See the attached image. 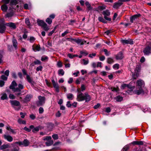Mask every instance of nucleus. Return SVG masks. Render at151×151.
<instances>
[{"mask_svg": "<svg viewBox=\"0 0 151 151\" xmlns=\"http://www.w3.org/2000/svg\"><path fill=\"white\" fill-rule=\"evenodd\" d=\"M86 88L84 84H82L81 86V90L80 88L77 89L78 94L77 95V100L79 101H83L85 100L86 102H88L91 99L90 96L87 92L83 93L82 92H83Z\"/></svg>", "mask_w": 151, "mask_h": 151, "instance_id": "f257e3e1", "label": "nucleus"}, {"mask_svg": "<svg viewBox=\"0 0 151 151\" xmlns=\"http://www.w3.org/2000/svg\"><path fill=\"white\" fill-rule=\"evenodd\" d=\"M136 86L137 88V90L134 91L135 94L139 95L141 94H143V91L142 88L145 86L144 81L140 79L137 80L136 83Z\"/></svg>", "mask_w": 151, "mask_h": 151, "instance_id": "f03ea898", "label": "nucleus"}, {"mask_svg": "<svg viewBox=\"0 0 151 151\" xmlns=\"http://www.w3.org/2000/svg\"><path fill=\"white\" fill-rule=\"evenodd\" d=\"M143 52L145 55H149L151 54V42H149L147 43V45L144 49Z\"/></svg>", "mask_w": 151, "mask_h": 151, "instance_id": "7ed1b4c3", "label": "nucleus"}, {"mask_svg": "<svg viewBox=\"0 0 151 151\" xmlns=\"http://www.w3.org/2000/svg\"><path fill=\"white\" fill-rule=\"evenodd\" d=\"M140 70V65H137L134 70V74H132L133 77L134 79H136L139 76Z\"/></svg>", "mask_w": 151, "mask_h": 151, "instance_id": "20e7f679", "label": "nucleus"}, {"mask_svg": "<svg viewBox=\"0 0 151 151\" xmlns=\"http://www.w3.org/2000/svg\"><path fill=\"white\" fill-rule=\"evenodd\" d=\"M10 102L12 106L16 110H18L20 108L17 109L15 107V106H20V103L19 101L17 100H10Z\"/></svg>", "mask_w": 151, "mask_h": 151, "instance_id": "39448f33", "label": "nucleus"}, {"mask_svg": "<svg viewBox=\"0 0 151 151\" xmlns=\"http://www.w3.org/2000/svg\"><path fill=\"white\" fill-rule=\"evenodd\" d=\"M38 101L37 102V104L38 106H42L45 103V98L44 97L39 96H38Z\"/></svg>", "mask_w": 151, "mask_h": 151, "instance_id": "423d86ee", "label": "nucleus"}, {"mask_svg": "<svg viewBox=\"0 0 151 151\" xmlns=\"http://www.w3.org/2000/svg\"><path fill=\"white\" fill-rule=\"evenodd\" d=\"M29 143V141L27 139H25L22 142H16L15 144H17L20 146L22 145L25 147L28 146Z\"/></svg>", "mask_w": 151, "mask_h": 151, "instance_id": "0eeeda50", "label": "nucleus"}, {"mask_svg": "<svg viewBox=\"0 0 151 151\" xmlns=\"http://www.w3.org/2000/svg\"><path fill=\"white\" fill-rule=\"evenodd\" d=\"M102 14L104 15V18L105 19L109 21H111V18L107 17V16H109L110 14V13L108 10H106L103 11Z\"/></svg>", "mask_w": 151, "mask_h": 151, "instance_id": "6e6552de", "label": "nucleus"}, {"mask_svg": "<svg viewBox=\"0 0 151 151\" xmlns=\"http://www.w3.org/2000/svg\"><path fill=\"white\" fill-rule=\"evenodd\" d=\"M10 147V144L9 143L6 144H3L0 146V150H2V151H9L8 148Z\"/></svg>", "mask_w": 151, "mask_h": 151, "instance_id": "1a4fd4ad", "label": "nucleus"}, {"mask_svg": "<svg viewBox=\"0 0 151 151\" xmlns=\"http://www.w3.org/2000/svg\"><path fill=\"white\" fill-rule=\"evenodd\" d=\"M52 82L54 88L55 89V91L57 92H59V87L57 83L55 82L54 79L52 80Z\"/></svg>", "mask_w": 151, "mask_h": 151, "instance_id": "9d476101", "label": "nucleus"}, {"mask_svg": "<svg viewBox=\"0 0 151 151\" xmlns=\"http://www.w3.org/2000/svg\"><path fill=\"white\" fill-rule=\"evenodd\" d=\"M6 24L2 22L0 23V33H4L6 29Z\"/></svg>", "mask_w": 151, "mask_h": 151, "instance_id": "9b49d317", "label": "nucleus"}, {"mask_svg": "<svg viewBox=\"0 0 151 151\" xmlns=\"http://www.w3.org/2000/svg\"><path fill=\"white\" fill-rule=\"evenodd\" d=\"M32 97V96L31 94H27L25 97L24 98L23 100L24 103H26L28 102L31 100Z\"/></svg>", "mask_w": 151, "mask_h": 151, "instance_id": "f8f14e48", "label": "nucleus"}, {"mask_svg": "<svg viewBox=\"0 0 151 151\" xmlns=\"http://www.w3.org/2000/svg\"><path fill=\"white\" fill-rule=\"evenodd\" d=\"M4 139L9 142H12L13 140V137L9 134H4L3 135Z\"/></svg>", "mask_w": 151, "mask_h": 151, "instance_id": "ddd939ff", "label": "nucleus"}, {"mask_svg": "<svg viewBox=\"0 0 151 151\" xmlns=\"http://www.w3.org/2000/svg\"><path fill=\"white\" fill-rule=\"evenodd\" d=\"M143 142L142 141H134L131 143L129 144L130 146L131 144L133 145H143Z\"/></svg>", "mask_w": 151, "mask_h": 151, "instance_id": "4468645a", "label": "nucleus"}, {"mask_svg": "<svg viewBox=\"0 0 151 151\" xmlns=\"http://www.w3.org/2000/svg\"><path fill=\"white\" fill-rule=\"evenodd\" d=\"M121 42L123 44H130L131 45L133 44V42L131 40H122Z\"/></svg>", "mask_w": 151, "mask_h": 151, "instance_id": "2eb2a0df", "label": "nucleus"}, {"mask_svg": "<svg viewBox=\"0 0 151 151\" xmlns=\"http://www.w3.org/2000/svg\"><path fill=\"white\" fill-rule=\"evenodd\" d=\"M6 129L7 130L11 132L13 134H15L17 133V131L16 130L13 129L9 125L6 126Z\"/></svg>", "mask_w": 151, "mask_h": 151, "instance_id": "dca6fc26", "label": "nucleus"}, {"mask_svg": "<svg viewBox=\"0 0 151 151\" xmlns=\"http://www.w3.org/2000/svg\"><path fill=\"white\" fill-rule=\"evenodd\" d=\"M26 78L28 82L30 83L33 86L34 84V82L33 79L28 75H27Z\"/></svg>", "mask_w": 151, "mask_h": 151, "instance_id": "f3484780", "label": "nucleus"}, {"mask_svg": "<svg viewBox=\"0 0 151 151\" xmlns=\"http://www.w3.org/2000/svg\"><path fill=\"white\" fill-rule=\"evenodd\" d=\"M6 25L12 29H15L16 28V26L15 24L12 22L6 23Z\"/></svg>", "mask_w": 151, "mask_h": 151, "instance_id": "a211bd4d", "label": "nucleus"}, {"mask_svg": "<svg viewBox=\"0 0 151 151\" xmlns=\"http://www.w3.org/2000/svg\"><path fill=\"white\" fill-rule=\"evenodd\" d=\"M123 3L121 1H119V0L117 2L115 3L113 6V7L115 9H118L119 6H121Z\"/></svg>", "mask_w": 151, "mask_h": 151, "instance_id": "6ab92c4d", "label": "nucleus"}, {"mask_svg": "<svg viewBox=\"0 0 151 151\" xmlns=\"http://www.w3.org/2000/svg\"><path fill=\"white\" fill-rule=\"evenodd\" d=\"M122 87L123 89H124L126 87H127L129 88L131 91H132L134 89V88L131 86L130 85L125 83L122 84Z\"/></svg>", "mask_w": 151, "mask_h": 151, "instance_id": "aec40b11", "label": "nucleus"}, {"mask_svg": "<svg viewBox=\"0 0 151 151\" xmlns=\"http://www.w3.org/2000/svg\"><path fill=\"white\" fill-rule=\"evenodd\" d=\"M141 16L140 14H135L132 16L130 18V21L131 23H133V21L137 18Z\"/></svg>", "mask_w": 151, "mask_h": 151, "instance_id": "412c9836", "label": "nucleus"}, {"mask_svg": "<svg viewBox=\"0 0 151 151\" xmlns=\"http://www.w3.org/2000/svg\"><path fill=\"white\" fill-rule=\"evenodd\" d=\"M124 58L122 52H119L116 55V58L117 60H121Z\"/></svg>", "mask_w": 151, "mask_h": 151, "instance_id": "4be33fe9", "label": "nucleus"}, {"mask_svg": "<svg viewBox=\"0 0 151 151\" xmlns=\"http://www.w3.org/2000/svg\"><path fill=\"white\" fill-rule=\"evenodd\" d=\"M75 42L77 44H80L81 45H83L86 42V41L81 39H75Z\"/></svg>", "mask_w": 151, "mask_h": 151, "instance_id": "5701e85b", "label": "nucleus"}, {"mask_svg": "<svg viewBox=\"0 0 151 151\" xmlns=\"http://www.w3.org/2000/svg\"><path fill=\"white\" fill-rule=\"evenodd\" d=\"M12 44L13 45L15 49H17L18 48V43L17 40L16 39H13L12 40Z\"/></svg>", "mask_w": 151, "mask_h": 151, "instance_id": "b1692460", "label": "nucleus"}, {"mask_svg": "<svg viewBox=\"0 0 151 151\" xmlns=\"http://www.w3.org/2000/svg\"><path fill=\"white\" fill-rule=\"evenodd\" d=\"M37 22L38 25L42 27L45 23L42 20L37 19Z\"/></svg>", "mask_w": 151, "mask_h": 151, "instance_id": "393cba45", "label": "nucleus"}, {"mask_svg": "<svg viewBox=\"0 0 151 151\" xmlns=\"http://www.w3.org/2000/svg\"><path fill=\"white\" fill-rule=\"evenodd\" d=\"M17 86V84L15 81H13L11 84L10 88L11 89H13L14 88V87Z\"/></svg>", "mask_w": 151, "mask_h": 151, "instance_id": "a878e982", "label": "nucleus"}, {"mask_svg": "<svg viewBox=\"0 0 151 151\" xmlns=\"http://www.w3.org/2000/svg\"><path fill=\"white\" fill-rule=\"evenodd\" d=\"M114 99L117 102H121L123 99V97L120 96H118L114 98Z\"/></svg>", "mask_w": 151, "mask_h": 151, "instance_id": "bb28decb", "label": "nucleus"}, {"mask_svg": "<svg viewBox=\"0 0 151 151\" xmlns=\"http://www.w3.org/2000/svg\"><path fill=\"white\" fill-rule=\"evenodd\" d=\"M1 10L4 12H5L6 11L8 7L7 5L5 4L2 5L1 7Z\"/></svg>", "mask_w": 151, "mask_h": 151, "instance_id": "cd10ccee", "label": "nucleus"}, {"mask_svg": "<svg viewBox=\"0 0 151 151\" xmlns=\"http://www.w3.org/2000/svg\"><path fill=\"white\" fill-rule=\"evenodd\" d=\"M109 89L113 91L118 92L119 91V89L118 88L113 87H109Z\"/></svg>", "mask_w": 151, "mask_h": 151, "instance_id": "c85d7f7f", "label": "nucleus"}, {"mask_svg": "<svg viewBox=\"0 0 151 151\" xmlns=\"http://www.w3.org/2000/svg\"><path fill=\"white\" fill-rule=\"evenodd\" d=\"M130 146L129 144L126 145L123 148L121 151H128L129 148Z\"/></svg>", "mask_w": 151, "mask_h": 151, "instance_id": "c756f323", "label": "nucleus"}, {"mask_svg": "<svg viewBox=\"0 0 151 151\" xmlns=\"http://www.w3.org/2000/svg\"><path fill=\"white\" fill-rule=\"evenodd\" d=\"M85 4L88 10H91L92 9V8L91 7V4L88 2L86 1L85 3Z\"/></svg>", "mask_w": 151, "mask_h": 151, "instance_id": "7c9ffc66", "label": "nucleus"}, {"mask_svg": "<svg viewBox=\"0 0 151 151\" xmlns=\"http://www.w3.org/2000/svg\"><path fill=\"white\" fill-rule=\"evenodd\" d=\"M67 98L70 100H72L74 98V96L71 93H69L67 95Z\"/></svg>", "mask_w": 151, "mask_h": 151, "instance_id": "2f4dec72", "label": "nucleus"}, {"mask_svg": "<svg viewBox=\"0 0 151 151\" xmlns=\"http://www.w3.org/2000/svg\"><path fill=\"white\" fill-rule=\"evenodd\" d=\"M106 9V6L104 5L99 6L97 8L98 11H101Z\"/></svg>", "mask_w": 151, "mask_h": 151, "instance_id": "473e14b6", "label": "nucleus"}, {"mask_svg": "<svg viewBox=\"0 0 151 151\" xmlns=\"http://www.w3.org/2000/svg\"><path fill=\"white\" fill-rule=\"evenodd\" d=\"M32 48L35 51H39L40 49V46L39 45H37L35 47L33 46Z\"/></svg>", "mask_w": 151, "mask_h": 151, "instance_id": "72a5a7b5", "label": "nucleus"}, {"mask_svg": "<svg viewBox=\"0 0 151 151\" xmlns=\"http://www.w3.org/2000/svg\"><path fill=\"white\" fill-rule=\"evenodd\" d=\"M58 73L59 75L63 76L64 74V71L63 69H60L58 70Z\"/></svg>", "mask_w": 151, "mask_h": 151, "instance_id": "f704fd0d", "label": "nucleus"}, {"mask_svg": "<svg viewBox=\"0 0 151 151\" xmlns=\"http://www.w3.org/2000/svg\"><path fill=\"white\" fill-rule=\"evenodd\" d=\"M42 27L44 29L45 31H47L49 29V28L46 23L44 24V25Z\"/></svg>", "mask_w": 151, "mask_h": 151, "instance_id": "c9c22d12", "label": "nucleus"}, {"mask_svg": "<svg viewBox=\"0 0 151 151\" xmlns=\"http://www.w3.org/2000/svg\"><path fill=\"white\" fill-rule=\"evenodd\" d=\"M53 142L52 140H50L46 142H45L46 145L47 146H50L53 144Z\"/></svg>", "mask_w": 151, "mask_h": 151, "instance_id": "e433bc0d", "label": "nucleus"}, {"mask_svg": "<svg viewBox=\"0 0 151 151\" xmlns=\"http://www.w3.org/2000/svg\"><path fill=\"white\" fill-rule=\"evenodd\" d=\"M18 123L20 124H26V122L24 120H23L21 119H19L18 120Z\"/></svg>", "mask_w": 151, "mask_h": 151, "instance_id": "4c0bfd02", "label": "nucleus"}, {"mask_svg": "<svg viewBox=\"0 0 151 151\" xmlns=\"http://www.w3.org/2000/svg\"><path fill=\"white\" fill-rule=\"evenodd\" d=\"M133 151H146L145 149H140V148L135 147L133 150Z\"/></svg>", "mask_w": 151, "mask_h": 151, "instance_id": "58836bf2", "label": "nucleus"}, {"mask_svg": "<svg viewBox=\"0 0 151 151\" xmlns=\"http://www.w3.org/2000/svg\"><path fill=\"white\" fill-rule=\"evenodd\" d=\"M98 20L100 22H102L104 23H106L107 22L106 21V20L102 17H99L98 18Z\"/></svg>", "mask_w": 151, "mask_h": 151, "instance_id": "ea45409f", "label": "nucleus"}, {"mask_svg": "<svg viewBox=\"0 0 151 151\" xmlns=\"http://www.w3.org/2000/svg\"><path fill=\"white\" fill-rule=\"evenodd\" d=\"M13 15V11H11L9 13H8L6 15L7 17H9L12 16Z\"/></svg>", "mask_w": 151, "mask_h": 151, "instance_id": "a19ab883", "label": "nucleus"}, {"mask_svg": "<svg viewBox=\"0 0 151 151\" xmlns=\"http://www.w3.org/2000/svg\"><path fill=\"white\" fill-rule=\"evenodd\" d=\"M7 98V96L6 93H4L2 94V96L1 97V99L2 100H4Z\"/></svg>", "mask_w": 151, "mask_h": 151, "instance_id": "79ce46f5", "label": "nucleus"}, {"mask_svg": "<svg viewBox=\"0 0 151 151\" xmlns=\"http://www.w3.org/2000/svg\"><path fill=\"white\" fill-rule=\"evenodd\" d=\"M107 62L109 64H111L114 62V61L112 58H109L107 59Z\"/></svg>", "mask_w": 151, "mask_h": 151, "instance_id": "37998d69", "label": "nucleus"}, {"mask_svg": "<svg viewBox=\"0 0 151 151\" xmlns=\"http://www.w3.org/2000/svg\"><path fill=\"white\" fill-rule=\"evenodd\" d=\"M52 20L50 18H47L46 20V22L48 24H50L52 22Z\"/></svg>", "mask_w": 151, "mask_h": 151, "instance_id": "c03bdc74", "label": "nucleus"}, {"mask_svg": "<svg viewBox=\"0 0 151 151\" xmlns=\"http://www.w3.org/2000/svg\"><path fill=\"white\" fill-rule=\"evenodd\" d=\"M40 127H35L34 129H32V132H36L38 131L40 129Z\"/></svg>", "mask_w": 151, "mask_h": 151, "instance_id": "a18cd8bd", "label": "nucleus"}, {"mask_svg": "<svg viewBox=\"0 0 151 151\" xmlns=\"http://www.w3.org/2000/svg\"><path fill=\"white\" fill-rule=\"evenodd\" d=\"M113 68L117 70L119 68V65L118 64H116L113 65Z\"/></svg>", "mask_w": 151, "mask_h": 151, "instance_id": "49530a36", "label": "nucleus"}, {"mask_svg": "<svg viewBox=\"0 0 151 151\" xmlns=\"http://www.w3.org/2000/svg\"><path fill=\"white\" fill-rule=\"evenodd\" d=\"M104 52H105V55L106 56H109L110 54V52L108 51L106 49H104Z\"/></svg>", "mask_w": 151, "mask_h": 151, "instance_id": "de8ad7c7", "label": "nucleus"}, {"mask_svg": "<svg viewBox=\"0 0 151 151\" xmlns=\"http://www.w3.org/2000/svg\"><path fill=\"white\" fill-rule=\"evenodd\" d=\"M48 57L47 56L44 55L42 57L41 60L42 61H44L48 60Z\"/></svg>", "mask_w": 151, "mask_h": 151, "instance_id": "09e8293b", "label": "nucleus"}, {"mask_svg": "<svg viewBox=\"0 0 151 151\" xmlns=\"http://www.w3.org/2000/svg\"><path fill=\"white\" fill-rule=\"evenodd\" d=\"M13 90V91L14 92H19L21 91V90H20V89L19 88H15L14 87V88L13 89H12Z\"/></svg>", "mask_w": 151, "mask_h": 151, "instance_id": "8fccbe9b", "label": "nucleus"}, {"mask_svg": "<svg viewBox=\"0 0 151 151\" xmlns=\"http://www.w3.org/2000/svg\"><path fill=\"white\" fill-rule=\"evenodd\" d=\"M51 139V136H46L44 137L43 140H50Z\"/></svg>", "mask_w": 151, "mask_h": 151, "instance_id": "3c124183", "label": "nucleus"}, {"mask_svg": "<svg viewBox=\"0 0 151 151\" xmlns=\"http://www.w3.org/2000/svg\"><path fill=\"white\" fill-rule=\"evenodd\" d=\"M75 39L72 38H67V40H68V41L72 42H75Z\"/></svg>", "mask_w": 151, "mask_h": 151, "instance_id": "603ef678", "label": "nucleus"}, {"mask_svg": "<svg viewBox=\"0 0 151 151\" xmlns=\"http://www.w3.org/2000/svg\"><path fill=\"white\" fill-rule=\"evenodd\" d=\"M25 22L27 25L29 26L30 25V22L29 19L28 18L26 19Z\"/></svg>", "mask_w": 151, "mask_h": 151, "instance_id": "864d4df0", "label": "nucleus"}, {"mask_svg": "<svg viewBox=\"0 0 151 151\" xmlns=\"http://www.w3.org/2000/svg\"><path fill=\"white\" fill-rule=\"evenodd\" d=\"M80 53L85 56H86L88 54V53L86 51H81L80 52Z\"/></svg>", "mask_w": 151, "mask_h": 151, "instance_id": "5fc2aeb1", "label": "nucleus"}, {"mask_svg": "<svg viewBox=\"0 0 151 151\" xmlns=\"http://www.w3.org/2000/svg\"><path fill=\"white\" fill-rule=\"evenodd\" d=\"M35 40V37H30L29 38V39L30 42L31 43L33 42Z\"/></svg>", "mask_w": 151, "mask_h": 151, "instance_id": "6e6d98bb", "label": "nucleus"}, {"mask_svg": "<svg viewBox=\"0 0 151 151\" xmlns=\"http://www.w3.org/2000/svg\"><path fill=\"white\" fill-rule=\"evenodd\" d=\"M34 63L35 65H40L41 64V61L38 60L35 61L34 62Z\"/></svg>", "mask_w": 151, "mask_h": 151, "instance_id": "4d7b16f0", "label": "nucleus"}, {"mask_svg": "<svg viewBox=\"0 0 151 151\" xmlns=\"http://www.w3.org/2000/svg\"><path fill=\"white\" fill-rule=\"evenodd\" d=\"M11 4L13 5H16L17 4V1L16 0H12Z\"/></svg>", "mask_w": 151, "mask_h": 151, "instance_id": "13d9d810", "label": "nucleus"}, {"mask_svg": "<svg viewBox=\"0 0 151 151\" xmlns=\"http://www.w3.org/2000/svg\"><path fill=\"white\" fill-rule=\"evenodd\" d=\"M44 109L42 107H40L39 109V114H41L43 113Z\"/></svg>", "mask_w": 151, "mask_h": 151, "instance_id": "bf43d9fd", "label": "nucleus"}, {"mask_svg": "<svg viewBox=\"0 0 151 151\" xmlns=\"http://www.w3.org/2000/svg\"><path fill=\"white\" fill-rule=\"evenodd\" d=\"M82 61L83 62V64L84 65H87L89 62V61L88 60H86L84 59H83Z\"/></svg>", "mask_w": 151, "mask_h": 151, "instance_id": "052dcab7", "label": "nucleus"}, {"mask_svg": "<svg viewBox=\"0 0 151 151\" xmlns=\"http://www.w3.org/2000/svg\"><path fill=\"white\" fill-rule=\"evenodd\" d=\"M7 77L4 75H2L1 76V78L4 80L6 81L7 79Z\"/></svg>", "mask_w": 151, "mask_h": 151, "instance_id": "680f3d73", "label": "nucleus"}, {"mask_svg": "<svg viewBox=\"0 0 151 151\" xmlns=\"http://www.w3.org/2000/svg\"><path fill=\"white\" fill-rule=\"evenodd\" d=\"M68 33H69L68 30H67L65 31L64 32H63L61 36L62 37H64Z\"/></svg>", "mask_w": 151, "mask_h": 151, "instance_id": "e2e57ef3", "label": "nucleus"}, {"mask_svg": "<svg viewBox=\"0 0 151 151\" xmlns=\"http://www.w3.org/2000/svg\"><path fill=\"white\" fill-rule=\"evenodd\" d=\"M52 137L54 140H56L58 138V136L57 134H54L52 135Z\"/></svg>", "mask_w": 151, "mask_h": 151, "instance_id": "0e129e2a", "label": "nucleus"}, {"mask_svg": "<svg viewBox=\"0 0 151 151\" xmlns=\"http://www.w3.org/2000/svg\"><path fill=\"white\" fill-rule=\"evenodd\" d=\"M42 68H43L42 66L41 65H40V66H39V67H37L36 68V70L37 71H41L42 70Z\"/></svg>", "mask_w": 151, "mask_h": 151, "instance_id": "69168bd1", "label": "nucleus"}, {"mask_svg": "<svg viewBox=\"0 0 151 151\" xmlns=\"http://www.w3.org/2000/svg\"><path fill=\"white\" fill-rule=\"evenodd\" d=\"M9 97L10 99H15V96L12 94H10L9 96Z\"/></svg>", "mask_w": 151, "mask_h": 151, "instance_id": "338daca9", "label": "nucleus"}, {"mask_svg": "<svg viewBox=\"0 0 151 151\" xmlns=\"http://www.w3.org/2000/svg\"><path fill=\"white\" fill-rule=\"evenodd\" d=\"M19 148L18 147H14L11 151H19Z\"/></svg>", "mask_w": 151, "mask_h": 151, "instance_id": "774afa93", "label": "nucleus"}]
</instances>
